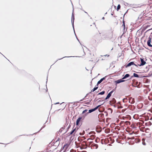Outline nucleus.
Here are the masks:
<instances>
[{
	"instance_id": "obj_1",
	"label": "nucleus",
	"mask_w": 152,
	"mask_h": 152,
	"mask_svg": "<svg viewBox=\"0 0 152 152\" xmlns=\"http://www.w3.org/2000/svg\"><path fill=\"white\" fill-rule=\"evenodd\" d=\"M100 106H101V105H98V106H97V107H95V108H94V109L89 110L88 112L87 113V114H88L89 113H90L96 110H97L98 109V108Z\"/></svg>"
},
{
	"instance_id": "obj_2",
	"label": "nucleus",
	"mask_w": 152,
	"mask_h": 152,
	"mask_svg": "<svg viewBox=\"0 0 152 152\" xmlns=\"http://www.w3.org/2000/svg\"><path fill=\"white\" fill-rule=\"evenodd\" d=\"M74 15L73 14V13H72V19H71V21L72 25L73 28V29L74 31V32L75 33L74 28Z\"/></svg>"
},
{
	"instance_id": "obj_3",
	"label": "nucleus",
	"mask_w": 152,
	"mask_h": 152,
	"mask_svg": "<svg viewBox=\"0 0 152 152\" xmlns=\"http://www.w3.org/2000/svg\"><path fill=\"white\" fill-rule=\"evenodd\" d=\"M140 59L141 64L140 65H138L139 66H141L145 65L146 64V62L142 58H140Z\"/></svg>"
},
{
	"instance_id": "obj_4",
	"label": "nucleus",
	"mask_w": 152,
	"mask_h": 152,
	"mask_svg": "<svg viewBox=\"0 0 152 152\" xmlns=\"http://www.w3.org/2000/svg\"><path fill=\"white\" fill-rule=\"evenodd\" d=\"M132 65H134V66H137V65L135 64L133 62H131L129 63L126 66V67H129Z\"/></svg>"
},
{
	"instance_id": "obj_5",
	"label": "nucleus",
	"mask_w": 152,
	"mask_h": 152,
	"mask_svg": "<svg viewBox=\"0 0 152 152\" xmlns=\"http://www.w3.org/2000/svg\"><path fill=\"white\" fill-rule=\"evenodd\" d=\"M114 91V90H112L111 92H110L107 95V97H106L105 99H107L109 98L111 95L112 94Z\"/></svg>"
},
{
	"instance_id": "obj_6",
	"label": "nucleus",
	"mask_w": 152,
	"mask_h": 152,
	"mask_svg": "<svg viewBox=\"0 0 152 152\" xmlns=\"http://www.w3.org/2000/svg\"><path fill=\"white\" fill-rule=\"evenodd\" d=\"M151 38L150 37H148V39L147 41V45L148 46L151 47H152V45L151 44Z\"/></svg>"
},
{
	"instance_id": "obj_7",
	"label": "nucleus",
	"mask_w": 152,
	"mask_h": 152,
	"mask_svg": "<svg viewBox=\"0 0 152 152\" xmlns=\"http://www.w3.org/2000/svg\"><path fill=\"white\" fill-rule=\"evenodd\" d=\"M64 129V127H61L59 130V132H58V133L59 134V135H60L61 133H62V132Z\"/></svg>"
},
{
	"instance_id": "obj_8",
	"label": "nucleus",
	"mask_w": 152,
	"mask_h": 152,
	"mask_svg": "<svg viewBox=\"0 0 152 152\" xmlns=\"http://www.w3.org/2000/svg\"><path fill=\"white\" fill-rule=\"evenodd\" d=\"M125 81L124 80H123L122 79H119L117 80L116 81H115V82L116 83H120L122 82H124Z\"/></svg>"
},
{
	"instance_id": "obj_9",
	"label": "nucleus",
	"mask_w": 152,
	"mask_h": 152,
	"mask_svg": "<svg viewBox=\"0 0 152 152\" xmlns=\"http://www.w3.org/2000/svg\"><path fill=\"white\" fill-rule=\"evenodd\" d=\"M82 118L81 117H79L77 119L76 121V125H78L81 119Z\"/></svg>"
},
{
	"instance_id": "obj_10",
	"label": "nucleus",
	"mask_w": 152,
	"mask_h": 152,
	"mask_svg": "<svg viewBox=\"0 0 152 152\" xmlns=\"http://www.w3.org/2000/svg\"><path fill=\"white\" fill-rule=\"evenodd\" d=\"M130 76L129 74H126L122 78V79H124L129 77Z\"/></svg>"
},
{
	"instance_id": "obj_11",
	"label": "nucleus",
	"mask_w": 152,
	"mask_h": 152,
	"mask_svg": "<svg viewBox=\"0 0 152 152\" xmlns=\"http://www.w3.org/2000/svg\"><path fill=\"white\" fill-rule=\"evenodd\" d=\"M105 77H103L102 78H101L99 81H98L99 83H100L104 79H105Z\"/></svg>"
},
{
	"instance_id": "obj_12",
	"label": "nucleus",
	"mask_w": 152,
	"mask_h": 152,
	"mask_svg": "<svg viewBox=\"0 0 152 152\" xmlns=\"http://www.w3.org/2000/svg\"><path fill=\"white\" fill-rule=\"evenodd\" d=\"M98 88V87H94L93 89H92L91 91V92H94V91L96 90Z\"/></svg>"
},
{
	"instance_id": "obj_13",
	"label": "nucleus",
	"mask_w": 152,
	"mask_h": 152,
	"mask_svg": "<svg viewBox=\"0 0 152 152\" xmlns=\"http://www.w3.org/2000/svg\"><path fill=\"white\" fill-rule=\"evenodd\" d=\"M105 93V91H102V92H100L99 93H98V95H103Z\"/></svg>"
},
{
	"instance_id": "obj_14",
	"label": "nucleus",
	"mask_w": 152,
	"mask_h": 152,
	"mask_svg": "<svg viewBox=\"0 0 152 152\" xmlns=\"http://www.w3.org/2000/svg\"><path fill=\"white\" fill-rule=\"evenodd\" d=\"M75 130V129H73L71 132H70L69 135L72 134Z\"/></svg>"
},
{
	"instance_id": "obj_15",
	"label": "nucleus",
	"mask_w": 152,
	"mask_h": 152,
	"mask_svg": "<svg viewBox=\"0 0 152 152\" xmlns=\"http://www.w3.org/2000/svg\"><path fill=\"white\" fill-rule=\"evenodd\" d=\"M133 76H134V77H139L138 75L137 74L135 73H134L133 74Z\"/></svg>"
},
{
	"instance_id": "obj_16",
	"label": "nucleus",
	"mask_w": 152,
	"mask_h": 152,
	"mask_svg": "<svg viewBox=\"0 0 152 152\" xmlns=\"http://www.w3.org/2000/svg\"><path fill=\"white\" fill-rule=\"evenodd\" d=\"M120 7H121V6H120V4H118L117 6V10H119V9H120Z\"/></svg>"
},
{
	"instance_id": "obj_17",
	"label": "nucleus",
	"mask_w": 152,
	"mask_h": 152,
	"mask_svg": "<svg viewBox=\"0 0 152 152\" xmlns=\"http://www.w3.org/2000/svg\"><path fill=\"white\" fill-rule=\"evenodd\" d=\"M87 111V110H86V109L85 110H84L83 111V112H82V114L85 113Z\"/></svg>"
},
{
	"instance_id": "obj_18",
	"label": "nucleus",
	"mask_w": 152,
	"mask_h": 152,
	"mask_svg": "<svg viewBox=\"0 0 152 152\" xmlns=\"http://www.w3.org/2000/svg\"><path fill=\"white\" fill-rule=\"evenodd\" d=\"M68 147V145H65L64 146V148L65 147L66 148H67Z\"/></svg>"
},
{
	"instance_id": "obj_19",
	"label": "nucleus",
	"mask_w": 152,
	"mask_h": 152,
	"mask_svg": "<svg viewBox=\"0 0 152 152\" xmlns=\"http://www.w3.org/2000/svg\"><path fill=\"white\" fill-rule=\"evenodd\" d=\"M94 146L96 147V148H97L98 147V145L97 144H95Z\"/></svg>"
},
{
	"instance_id": "obj_20",
	"label": "nucleus",
	"mask_w": 152,
	"mask_h": 152,
	"mask_svg": "<svg viewBox=\"0 0 152 152\" xmlns=\"http://www.w3.org/2000/svg\"><path fill=\"white\" fill-rule=\"evenodd\" d=\"M113 100L114 102H115V100L114 98H113Z\"/></svg>"
},
{
	"instance_id": "obj_21",
	"label": "nucleus",
	"mask_w": 152,
	"mask_h": 152,
	"mask_svg": "<svg viewBox=\"0 0 152 152\" xmlns=\"http://www.w3.org/2000/svg\"><path fill=\"white\" fill-rule=\"evenodd\" d=\"M109 56H110V55H105L104 56L105 57L107 56L108 57H109Z\"/></svg>"
},
{
	"instance_id": "obj_22",
	"label": "nucleus",
	"mask_w": 152,
	"mask_h": 152,
	"mask_svg": "<svg viewBox=\"0 0 152 152\" xmlns=\"http://www.w3.org/2000/svg\"><path fill=\"white\" fill-rule=\"evenodd\" d=\"M142 144L144 145H146L145 142H142Z\"/></svg>"
},
{
	"instance_id": "obj_23",
	"label": "nucleus",
	"mask_w": 152,
	"mask_h": 152,
	"mask_svg": "<svg viewBox=\"0 0 152 152\" xmlns=\"http://www.w3.org/2000/svg\"><path fill=\"white\" fill-rule=\"evenodd\" d=\"M91 92H89V93H88L87 94V95H86V96H85V97H86L87 96V95H88L89 94L91 93Z\"/></svg>"
},
{
	"instance_id": "obj_24",
	"label": "nucleus",
	"mask_w": 152,
	"mask_h": 152,
	"mask_svg": "<svg viewBox=\"0 0 152 152\" xmlns=\"http://www.w3.org/2000/svg\"><path fill=\"white\" fill-rule=\"evenodd\" d=\"M123 25L124 26V28H125V25L124 23V22H123Z\"/></svg>"
},
{
	"instance_id": "obj_25",
	"label": "nucleus",
	"mask_w": 152,
	"mask_h": 152,
	"mask_svg": "<svg viewBox=\"0 0 152 152\" xmlns=\"http://www.w3.org/2000/svg\"><path fill=\"white\" fill-rule=\"evenodd\" d=\"M66 132H63V134H64Z\"/></svg>"
},
{
	"instance_id": "obj_26",
	"label": "nucleus",
	"mask_w": 152,
	"mask_h": 152,
	"mask_svg": "<svg viewBox=\"0 0 152 152\" xmlns=\"http://www.w3.org/2000/svg\"><path fill=\"white\" fill-rule=\"evenodd\" d=\"M104 17H103L102 18V19L103 20H104Z\"/></svg>"
},
{
	"instance_id": "obj_27",
	"label": "nucleus",
	"mask_w": 152,
	"mask_h": 152,
	"mask_svg": "<svg viewBox=\"0 0 152 152\" xmlns=\"http://www.w3.org/2000/svg\"><path fill=\"white\" fill-rule=\"evenodd\" d=\"M100 83H98V82H97V85H98Z\"/></svg>"
},
{
	"instance_id": "obj_28",
	"label": "nucleus",
	"mask_w": 152,
	"mask_h": 152,
	"mask_svg": "<svg viewBox=\"0 0 152 152\" xmlns=\"http://www.w3.org/2000/svg\"><path fill=\"white\" fill-rule=\"evenodd\" d=\"M84 99V98H83V99H82V100H81L80 101H83V99Z\"/></svg>"
},
{
	"instance_id": "obj_29",
	"label": "nucleus",
	"mask_w": 152,
	"mask_h": 152,
	"mask_svg": "<svg viewBox=\"0 0 152 152\" xmlns=\"http://www.w3.org/2000/svg\"><path fill=\"white\" fill-rule=\"evenodd\" d=\"M59 103L57 102V103H56L55 104H58Z\"/></svg>"
},
{
	"instance_id": "obj_30",
	"label": "nucleus",
	"mask_w": 152,
	"mask_h": 152,
	"mask_svg": "<svg viewBox=\"0 0 152 152\" xmlns=\"http://www.w3.org/2000/svg\"><path fill=\"white\" fill-rule=\"evenodd\" d=\"M94 136H95L94 135H93V138H94Z\"/></svg>"
},
{
	"instance_id": "obj_31",
	"label": "nucleus",
	"mask_w": 152,
	"mask_h": 152,
	"mask_svg": "<svg viewBox=\"0 0 152 152\" xmlns=\"http://www.w3.org/2000/svg\"><path fill=\"white\" fill-rule=\"evenodd\" d=\"M64 57L62 58H61V59L63 58H65V57ZM61 59V58L60 59Z\"/></svg>"
},
{
	"instance_id": "obj_32",
	"label": "nucleus",
	"mask_w": 152,
	"mask_h": 152,
	"mask_svg": "<svg viewBox=\"0 0 152 152\" xmlns=\"http://www.w3.org/2000/svg\"><path fill=\"white\" fill-rule=\"evenodd\" d=\"M42 128L41 129H40V130L39 131H40V130H41V129H42Z\"/></svg>"
},
{
	"instance_id": "obj_33",
	"label": "nucleus",
	"mask_w": 152,
	"mask_h": 152,
	"mask_svg": "<svg viewBox=\"0 0 152 152\" xmlns=\"http://www.w3.org/2000/svg\"><path fill=\"white\" fill-rule=\"evenodd\" d=\"M72 56H69V57H72Z\"/></svg>"
}]
</instances>
